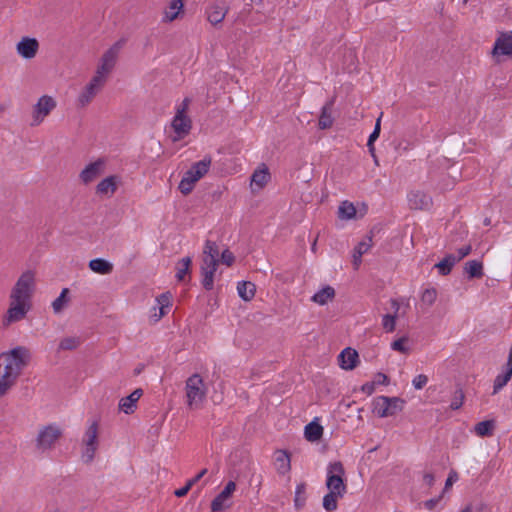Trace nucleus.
Instances as JSON below:
<instances>
[{
	"label": "nucleus",
	"mask_w": 512,
	"mask_h": 512,
	"mask_svg": "<svg viewBox=\"0 0 512 512\" xmlns=\"http://www.w3.org/2000/svg\"><path fill=\"white\" fill-rule=\"evenodd\" d=\"M37 289L36 269L21 272L8 296V307L3 320L5 326L24 320L32 310V299Z\"/></svg>",
	"instance_id": "obj_1"
},
{
	"label": "nucleus",
	"mask_w": 512,
	"mask_h": 512,
	"mask_svg": "<svg viewBox=\"0 0 512 512\" xmlns=\"http://www.w3.org/2000/svg\"><path fill=\"white\" fill-rule=\"evenodd\" d=\"M31 353L24 346H17L6 353H2V393L12 388L19 378L22 370L28 365Z\"/></svg>",
	"instance_id": "obj_2"
},
{
	"label": "nucleus",
	"mask_w": 512,
	"mask_h": 512,
	"mask_svg": "<svg viewBox=\"0 0 512 512\" xmlns=\"http://www.w3.org/2000/svg\"><path fill=\"white\" fill-rule=\"evenodd\" d=\"M100 447V425L96 420L89 421L80 440L81 459L92 463Z\"/></svg>",
	"instance_id": "obj_3"
},
{
	"label": "nucleus",
	"mask_w": 512,
	"mask_h": 512,
	"mask_svg": "<svg viewBox=\"0 0 512 512\" xmlns=\"http://www.w3.org/2000/svg\"><path fill=\"white\" fill-rule=\"evenodd\" d=\"M190 102L189 98H185L176 105L175 115L171 121L172 134L170 138L173 142L184 139L190 133L192 128V121L188 116Z\"/></svg>",
	"instance_id": "obj_4"
},
{
	"label": "nucleus",
	"mask_w": 512,
	"mask_h": 512,
	"mask_svg": "<svg viewBox=\"0 0 512 512\" xmlns=\"http://www.w3.org/2000/svg\"><path fill=\"white\" fill-rule=\"evenodd\" d=\"M57 107L55 97L44 94L36 99L28 113V125L32 128L41 126Z\"/></svg>",
	"instance_id": "obj_5"
},
{
	"label": "nucleus",
	"mask_w": 512,
	"mask_h": 512,
	"mask_svg": "<svg viewBox=\"0 0 512 512\" xmlns=\"http://www.w3.org/2000/svg\"><path fill=\"white\" fill-rule=\"evenodd\" d=\"M62 428L55 424L41 426L35 437V449L41 454L50 452L62 436Z\"/></svg>",
	"instance_id": "obj_6"
},
{
	"label": "nucleus",
	"mask_w": 512,
	"mask_h": 512,
	"mask_svg": "<svg viewBox=\"0 0 512 512\" xmlns=\"http://www.w3.org/2000/svg\"><path fill=\"white\" fill-rule=\"evenodd\" d=\"M211 166V159L209 157H205L202 160L194 163L183 175L180 183L179 190L182 194H189L195 184L203 178L209 171Z\"/></svg>",
	"instance_id": "obj_7"
},
{
	"label": "nucleus",
	"mask_w": 512,
	"mask_h": 512,
	"mask_svg": "<svg viewBox=\"0 0 512 512\" xmlns=\"http://www.w3.org/2000/svg\"><path fill=\"white\" fill-rule=\"evenodd\" d=\"M207 394V387L198 374L190 376L185 385L186 403L190 409L202 407Z\"/></svg>",
	"instance_id": "obj_8"
},
{
	"label": "nucleus",
	"mask_w": 512,
	"mask_h": 512,
	"mask_svg": "<svg viewBox=\"0 0 512 512\" xmlns=\"http://www.w3.org/2000/svg\"><path fill=\"white\" fill-rule=\"evenodd\" d=\"M405 403V400L399 397L378 396L373 399L372 411L379 418H386L401 412Z\"/></svg>",
	"instance_id": "obj_9"
},
{
	"label": "nucleus",
	"mask_w": 512,
	"mask_h": 512,
	"mask_svg": "<svg viewBox=\"0 0 512 512\" xmlns=\"http://www.w3.org/2000/svg\"><path fill=\"white\" fill-rule=\"evenodd\" d=\"M345 470L341 462L335 461L328 465L326 471V487L328 492L345 495L346 484L344 482Z\"/></svg>",
	"instance_id": "obj_10"
},
{
	"label": "nucleus",
	"mask_w": 512,
	"mask_h": 512,
	"mask_svg": "<svg viewBox=\"0 0 512 512\" xmlns=\"http://www.w3.org/2000/svg\"><path fill=\"white\" fill-rule=\"evenodd\" d=\"M368 211V207L363 202L353 203L350 201H343L338 207V217L341 220H358L363 218Z\"/></svg>",
	"instance_id": "obj_11"
},
{
	"label": "nucleus",
	"mask_w": 512,
	"mask_h": 512,
	"mask_svg": "<svg viewBox=\"0 0 512 512\" xmlns=\"http://www.w3.org/2000/svg\"><path fill=\"white\" fill-rule=\"evenodd\" d=\"M236 488V483L229 481L211 502V512H222L229 509L232 506V497Z\"/></svg>",
	"instance_id": "obj_12"
},
{
	"label": "nucleus",
	"mask_w": 512,
	"mask_h": 512,
	"mask_svg": "<svg viewBox=\"0 0 512 512\" xmlns=\"http://www.w3.org/2000/svg\"><path fill=\"white\" fill-rule=\"evenodd\" d=\"M172 307V295L169 292L163 293L156 297L155 306H153L149 313L151 322H158L161 318L166 316Z\"/></svg>",
	"instance_id": "obj_13"
},
{
	"label": "nucleus",
	"mask_w": 512,
	"mask_h": 512,
	"mask_svg": "<svg viewBox=\"0 0 512 512\" xmlns=\"http://www.w3.org/2000/svg\"><path fill=\"white\" fill-rule=\"evenodd\" d=\"M122 185V177L116 174L109 175L103 178L96 185V194L104 197L111 198Z\"/></svg>",
	"instance_id": "obj_14"
},
{
	"label": "nucleus",
	"mask_w": 512,
	"mask_h": 512,
	"mask_svg": "<svg viewBox=\"0 0 512 512\" xmlns=\"http://www.w3.org/2000/svg\"><path fill=\"white\" fill-rule=\"evenodd\" d=\"M105 169L106 160L99 158L88 163L80 172L79 178L84 184H89L102 175L105 172Z\"/></svg>",
	"instance_id": "obj_15"
},
{
	"label": "nucleus",
	"mask_w": 512,
	"mask_h": 512,
	"mask_svg": "<svg viewBox=\"0 0 512 512\" xmlns=\"http://www.w3.org/2000/svg\"><path fill=\"white\" fill-rule=\"evenodd\" d=\"M39 42L33 37H22L16 44V52L25 60H32L38 53Z\"/></svg>",
	"instance_id": "obj_16"
},
{
	"label": "nucleus",
	"mask_w": 512,
	"mask_h": 512,
	"mask_svg": "<svg viewBox=\"0 0 512 512\" xmlns=\"http://www.w3.org/2000/svg\"><path fill=\"white\" fill-rule=\"evenodd\" d=\"M271 174L265 164H260L251 175L250 188L253 193L261 191L270 181Z\"/></svg>",
	"instance_id": "obj_17"
},
{
	"label": "nucleus",
	"mask_w": 512,
	"mask_h": 512,
	"mask_svg": "<svg viewBox=\"0 0 512 512\" xmlns=\"http://www.w3.org/2000/svg\"><path fill=\"white\" fill-rule=\"evenodd\" d=\"M493 56H512V31L500 33L495 40Z\"/></svg>",
	"instance_id": "obj_18"
},
{
	"label": "nucleus",
	"mask_w": 512,
	"mask_h": 512,
	"mask_svg": "<svg viewBox=\"0 0 512 512\" xmlns=\"http://www.w3.org/2000/svg\"><path fill=\"white\" fill-rule=\"evenodd\" d=\"M390 349L407 357L413 352L414 341L408 334L396 336L390 343Z\"/></svg>",
	"instance_id": "obj_19"
},
{
	"label": "nucleus",
	"mask_w": 512,
	"mask_h": 512,
	"mask_svg": "<svg viewBox=\"0 0 512 512\" xmlns=\"http://www.w3.org/2000/svg\"><path fill=\"white\" fill-rule=\"evenodd\" d=\"M358 364L359 354L355 349L351 347L343 349L338 355V365L343 370H353L354 368L357 367Z\"/></svg>",
	"instance_id": "obj_20"
},
{
	"label": "nucleus",
	"mask_w": 512,
	"mask_h": 512,
	"mask_svg": "<svg viewBox=\"0 0 512 512\" xmlns=\"http://www.w3.org/2000/svg\"><path fill=\"white\" fill-rule=\"evenodd\" d=\"M219 255L220 253L216 243L212 241H206L203 250L201 271L207 270L210 265H218Z\"/></svg>",
	"instance_id": "obj_21"
},
{
	"label": "nucleus",
	"mask_w": 512,
	"mask_h": 512,
	"mask_svg": "<svg viewBox=\"0 0 512 512\" xmlns=\"http://www.w3.org/2000/svg\"><path fill=\"white\" fill-rule=\"evenodd\" d=\"M143 395V390L135 389L130 395L123 397L119 400L118 408L121 412L129 415L136 411L137 403Z\"/></svg>",
	"instance_id": "obj_22"
},
{
	"label": "nucleus",
	"mask_w": 512,
	"mask_h": 512,
	"mask_svg": "<svg viewBox=\"0 0 512 512\" xmlns=\"http://www.w3.org/2000/svg\"><path fill=\"white\" fill-rule=\"evenodd\" d=\"M227 12L228 7L225 5V3H213L206 10L207 19L213 25L219 24L224 20Z\"/></svg>",
	"instance_id": "obj_23"
},
{
	"label": "nucleus",
	"mask_w": 512,
	"mask_h": 512,
	"mask_svg": "<svg viewBox=\"0 0 512 512\" xmlns=\"http://www.w3.org/2000/svg\"><path fill=\"white\" fill-rule=\"evenodd\" d=\"M336 296L335 289L330 285L320 287L311 297V301L319 306L331 303Z\"/></svg>",
	"instance_id": "obj_24"
},
{
	"label": "nucleus",
	"mask_w": 512,
	"mask_h": 512,
	"mask_svg": "<svg viewBox=\"0 0 512 512\" xmlns=\"http://www.w3.org/2000/svg\"><path fill=\"white\" fill-rule=\"evenodd\" d=\"M126 44V39L121 38L112 44L102 55V64H112L119 59Z\"/></svg>",
	"instance_id": "obj_25"
},
{
	"label": "nucleus",
	"mask_w": 512,
	"mask_h": 512,
	"mask_svg": "<svg viewBox=\"0 0 512 512\" xmlns=\"http://www.w3.org/2000/svg\"><path fill=\"white\" fill-rule=\"evenodd\" d=\"M408 202L414 209H426L431 204V198L422 191L414 190L408 194Z\"/></svg>",
	"instance_id": "obj_26"
},
{
	"label": "nucleus",
	"mask_w": 512,
	"mask_h": 512,
	"mask_svg": "<svg viewBox=\"0 0 512 512\" xmlns=\"http://www.w3.org/2000/svg\"><path fill=\"white\" fill-rule=\"evenodd\" d=\"M323 426L319 423L318 418H315L304 428L305 439L309 442H317L323 435Z\"/></svg>",
	"instance_id": "obj_27"
},
{
	"label": "nucleus",
	"mask_w": 512,
	"mask_h": 512,
	"mask_svg": "<svg viewBox=\"0 0 512 512\" xmlns=\"http://www.w3.org/2000/svg\"><path fill=\"white\" fill-rule=\"evenodd\" d=\"M110 73V66H99L88 84L100 91L107 81Z\"/></svg>",
	"instance_id": "obj_28"
},
{
	"label": "nucleus",
	"mask_w": 512,
	"mask_h": 512,
	"mask_svg": "<svg viewBox=\"0 0 512 512\" xmlns=\"http://www.w3.org/2000/svg\"><path fill=\"white\" fill-rule=\"evenodd\" d=\"M100 91L96 88H94L93 86L89 85L88 83L82 88V90L80 91L78 97H77V104L78 106L80 107H86L87 105H89L92 100L95 98V96L99 93Z\"/></svg>",
	"instance_id": "obj_29"
},
{
	"label": "nucleus",
	"mask_w": 512,
	"mask_h": 512,
	"mask_svg": "<svg viewBox=\"0 0 512 512\" xmlns=\"http://www.w3.org/2000/svg\"><path fill=\"white\" fill-rule=\"evenodd\" d=\"M88 266L94 273L100 275H107L113 271V264L103 258L90 260Z\"/></svg>",
	"instance_id": "obj_30"
},
{
	"label": "nucleus",
	"mask_w": 512,
	"mask_h": 512,
	"mask_svg": "<svg viewBox=\"0 0 512 512\" xmlns=\"http://www.w3.org/2000/svg\"><path fill=\"white\" fill-rule=\"evenodd\" d=\"M183 2L182 0H171L169 5L164 11L163 21L172 22L182 12Z\"/></svg>",
	"instance_id": "obj_31"
},
{
	"label": "nucleus",
	"mask_w": 512,
	"mask_h": 512,
	"mask_svg": "<svg viewBox=\"0 0 512 512\" xmlns=\"http://www.w3.org/2000/svg\"><path fill=\"white\" fill-rule=\"evenodd\" d=\"M464 271L468 278H481L484 275L483 262L480 260H470L464 265Z\"/></svg>",
	"instance_id": "obj_32"
},
{
	"label": "nucleus",
	"mask_w": 512,
	"mask_h": 512,
	"mask_svg": "<svg viewBox=\"0 0 512 512\" xmlns=\"http://www.w3.org/2000/svg\"><path fill=\"white\" fill-rule=\"evenodd\" d=\"M511 377L512 368L504 365L502 372L494 380L493 394H497L504 386H506Z\"/></svg>",
	"instance_id": "obj_33"
},
{
	"label": "nucleus",
	"mask_w": 512,
	"mask_h": 512,
	"mask_svg": "<svg viewBox=\"0 0 512 512\" xmlns=\"http://www.w3.org/2000/svg\"><path fill=\"white\" fill-rule=\"evenodd\" d=\"M275 467L280 474H286L290 470V457L286 451L280 450L276 452Z\"/></svg>",
	"instance_id": "obj_34"
},
{
	"label": "nucleus",
	"mask_w": 512,
	"mask_h": 512,
	"mask_svg": "<svg viewBox=\"0 0 512 512\" xmlns=\"http://www.w3.org/2000/svg\"><path fill=\"white\" fill-rule=\"evenodd\" d=\"M256 287L252 282L242 281L237 285L239 297L244 301H250L255 296Z\"/></svg>",
	"instance_id": "obj_35"
},
{
	"label": "nucleus",
	"mask_w": 512,
	"mask_h": 512,
	"mask_svg": "<svg viewBox=\"0 0 512 512\" xmlns=\"http://www.w3.org/2000/svg\"><path fill=\"white\" fill-rule=\"evenodd\" d=\"M495 429V421L494 420H485L477 423L473 432L479 437H487L491 436Z\"/></svg>",
	"instance_id": "obj_36"
},
{
	"label": "nucleus",
	"mask_w": 512,
	"mask_h": 512,
	"mask_svg": "<svg viewBox=\"0 0 512 512\" xmlns=\"http://www.w3.org/2000/svg\"><path fill=\"white\" fill-rule=\"evenodd\" d=\"M333 122L334 119L332 116V106L331 104H327L322 108L318 121V127L322 130L329 129L333 125Z\"/></svg>",
	"instance_id": "obj_37"
},
{
	"label": "nucleus",
	"mask_w": 512,
	"mask_h": 512,
	"mask_svg": "<svg viewBox=\"0 0 512 512\" xmlns=\"http://www.w3.org/2000/svg\"><path fill=\"white\" fill-rule=\"evenodd\" d=\"M192 264V259L190 257H183L176 263V275L178 281H184L186 275L190 272V267Z\"/></svg>",
	"instance_id": "obj_38"
},
{
	"label": "nucleus",
	"mask_w": 512,
	"mask_h": 512,
	"mask_svg": "<svg viewBox=\"0 0 512 512\" xmlns=\"http://www.w3.org/2000/svg\"><path fill=\"white\" fill-rule=\"evenodd\" d=\"M69 289L63 288L60 295L52 302V309L55 314L61 313L69 303Z\"/></svg>",
	"instance_id": "obj_39"
},
{
	"label": "nucleus",
	"mask_w": 512,
	"mask_h": 512,
	"mask_svg": "<svg viewBox=\"0 0 512 512\" xmlns=\"http://www.w3.org/2000/svg\"><path fill=\"white\" fill-rule=\"evenodd\" d=\"M344 495L337 494L335 492H328L323 497V508L326 511H334L337 509L338 501L343 497Z\"/></svg>",
	"instance_id": "obj_40"
},
{
	"label": "nucleus",
	"mask_w": 512,
	"mask_h": 512,
	"mask_svg": "<svg viewBox=\"0 0 512 512\" xmlns=\"http://www.w3.org/2000/svg\"><path fill=\"white\" fill-rule=\"evenodd\" d=\"M217 270V265H210L207 270L201 271L202 274V285L206 290L213 289L214 286V275Z\"/></svg>",
	"instance_id": "obj_41"
},
{
	"label": "nucleus",
	"mask_w": 512,
	"mask_h": 512,
	"mask_svg": "<svg viewBox=\"0 0 512 512\" xmlns=\"http://www.w3.org/2000/svg\"><path fill=\"white\" fill-rule=\"evenodd\" d=\"M306 503V485L304 483H300L296 486L295 496H294V506L297 510H300L304 507Z\"/></svg>",
	"instance_id": "obj_42"
},
{
	"label": "nucleus",
	"mask_w": 512,
	"mask_h": 512,
	"mask_svg": "<svg viewBox=\"0 0 512 512\" xmlns=\"http://www.w3.org/2000/svg\"><path fill=\"white\" fill-rule=\"evenodd\" d=\"M456 260L452 257V254L447 255L443 260L435 265L439 273L447 275L451 272L453 266L456 264Z\"/></svg>",
	"instance_id": "obj_43"
},
{
	"label": "nucleus",
	"mask_w": 512,
	"mask_h": 512,
	"mask_svg": "<svg viewBox=\"0 0 512 512\" xmlns=\"http://www.w3.org/2000/svg\"><path fill=\"white\" fill-rule=\"evenodd\" d=\"M381 117H382V114H381V115H380V117L376 120L374 130H373V132L370 134L369 139H368V142H367V146L369 147V150H370L371 152H373V150H374L373 143L378 139V137H379V135H380V130H381Z\"/></svg>",
	"instance_id": "obj_44"
},
{
	"label": "nucleus",
	"mask_w": 512,
	"mask_h": 512,
	"mask_svg": "<svg viewBox=\"0 0 512 512\" xmlns=\"http://www.w3.org/2000/svg\"><path fill=\"white\" fill-rule=\"evenodd\" d=\"M80 340L76 337L63 338L59 343V348L62 350H72L79 346Z\"/></svg>",
	"instance_id": "obj_45"
},
{
	"label": "nucleus",
	"mask_w": 512,
	"mask_h": 512,
	"mask_svg": "<svg viewBox=\"0 0 512 512\" xmlns=\"http://www.w3.org/2000/svg\"><path fill=\"white\" fill-rule=\"evenodd\" d=\"M382 326L386 332H393L396 328V315H384L382 318Z\"/></svg>",
	"instance_id": "obj_46"
},
{
	"label": "nucleus",
	"mask_w": 512,
	"mask_h": 512,
	"mask_svg": "<svg viewBox=\"0 0 512 512\" xmlns=\"http://www.w3.org/2000/svg\"><path fill=\"white\" fill-rule=\"evenodd\" d=\"M437 298V292L434 288H428L423 291L421 300L428 306H431Z\"/></svg>",
	"instance_id": "obj_47"
},
{
	"label": "nucleus",
	"mask_w": 512,
	"mask_h": 512,
	"mask_svg": "<svg viewBox=\"0 0 512 512\" xmlns=\"http://www.w3.org/2000/svg\"><path fill=\"white\" fill-rule=\"evenodd\" d=\"M429 381V378L425 374H418L413 377L412 379V386L415 390H421L423 389Z\"/></svg>",
	"instance_id": "obj_48"
},
{
	"label": "nucleus",
	"mask_w": 512,
	"mask_h": 512,
	"mask_svg": "<svg viewBox=\"0 0 512 512\" xmlns=\"http://www.w3.org/2000/svg\"><path fill=\"white\" fill-rule=\"evenodd\" d=\"M463 403H464V393L462 390H458V391H456V393L454 394V396L451 400L450 408L452 410H458L462 407Z\"/></svg>",
	"instance_id": "obj_49"
},
{
	"label": "nucleus",
	"mask_w": 512,
	"mask_h": 512,
	"mask_svg": "<svg viewBox=\"0 0 512 512\" xmlns=\"http://www.w3.org/2000/svg\"><path fill=\"white\" fill-rule=\"evenodd\" d=\"M370 248H371V239L366 238L358 243V245L354 249V253L358 254L360 256H363L364 254H366L369 251Z\"/></svg>",
	"instance_id": "obj_50"
},
{
	"label": "nucleus",
	"mask_w": 512,
	"mask_h": 512,
	"mask_svg": "<svg viewBox=\"0 0 512 512\" xmlns=\"http://www.w3.org/2000/svg\"><path fill=\"white\" fill-rule=\"evenodd\" d=\"M471 250L472 249L470 245L463 246L457 250L456 254H452V257L456 260V262H459L468 256L471 253Z\"/></svg>",
	"instance_id": "obj_51"
},
{
	"label": "nucleus",
	"mask_w": 512,
	"mask_h": 512,
	"mask_svg": "<svg viewBox=\"0 0 512 512\" xmlns=\"http://www.w3.org/2000/svg\"><path fill=\"white\" fill-rule=\"evenodd\" d=\"M373 383L376 385V386H379V385H388L389 384V378L386 374L384 373H377L375 374L374 378H373Z\"/></svg>",
	"instance_id": "obj_52"
},
{
	"label": "nucleus",
	"mask_w": 512,
	"mask_h": 512,
	"mask_svg": "<svg viewBox=\"0 0 512 512\" xmlns=\"http://www.w3.org/2000/svg\"><path fill=\"white\" fill-rule=\"evenodd\" d=\"M221 262L227 266H231L234 262V255L228 249L221 253Z\"/></svg>",
	"instance_id": "obj_53"
},
{
	"label": "nucleus",
	"mask_w": 512,
	"mask_h": 512,
	"mask_svg": "<svg viewBox=\"0 0 512 512\" xmlns=\"http://www.w3.org/2000/svg\"><path fill=\"white\" fill-rule=\"evenodd\" d=\"M458 480V474L456 471L452 470L450 471L449 475H448V478L445 482V487H444V491H447L449 490L452 485Z\"/></svg>",
	"instance_id": "obj_54"
},
{
	"label": "nucleus",
	"mask_w": 512,
	"mask_h": 512,
	"mask_svg": "<svg viewBox=\"0 0 512 512\" xmlns=\"http://www.w3.org/2000/svg\"><path fill=\"white\" fill-rule=\"evenodd\" d=\"M440 500H441V496H439L437 498L429 499L424 502V507L428 510H433L437 506V504L440 502Z\"/></svg>",
	"instance_id": "obj_55"
},
{
	"label": "nucleus",
	"mask_w": 512,
	"mask_h": 512,
	"mask_svg": "<svg viewBox=\"0 0 512 512\" xmlns=\"http://www.w3.org/2000/svg\"><path fill=\"white\" fill-rule=\"evenodd\" d=\"M207 473V469H202L195 477L191 478L187 481L191 487L196 484L205 474Z\"/></svg>",
	"instance_id": "obj_56"
},
{
	"label": "nucleus",
	"mask_w": 512,
	"mask_h": 512,
	"mask_svg": "<svg viewBox=\"0 0 512 512\" xmlns=\"http://www.w3.org/2000/svg\"><path fill=\"white\" fill-rule=\"evenodd\" d=\"M375 387H376V385L373 383V381H371V382H367V383L363 384L361 390L364 393L372 394L375 390Z\"/></svg>",
	"instance_id": "obj_57"
},
{
	"label": "nucleus",
	"mask_w": 512,
	"mask_h": 512,
	"mask_svg": "<svg viewBox=\"0 0 512 512\" xmlns=\"http://www.w3.org/2000/svg\"><path fill=\"white\" fill-rule=\"evenodd\" d=\"M191 488H192V487H191L189 484H187V483H186V485H185L184 487H182V488H180V489L175 490L174 494H175V496H177V497H183V496H185V495L189 492V490H190Z\"/></svg>",
	"instance_id": "obj_58"
},
{
	"label": "nucleus",
	"mask_w": 512,
	"mask_h": 512,
	"mask_svg": "<svg viewBox=\"0 0 512 512\" xmlns=\"http://www.w3.org/2000/svg\"><path fill=\"white\" fill-rule=\"evenodd\" d=\"M435 482V478H434V475L431 474V473H425L423 475V483L427 486H432Z\"/></svg>",
	"instance_id": "obj_59"
},
{
	"label": "nucleus",
	"mask_w": 512,
	"mask_h": 512,
	"mask_svg": "<svg viewBox=\"0 0 512 512\" xmlns=\"http://www.w3.org/2000/svg\"><path fill=\"white\" fill-rule=\"evenodd\" d=\"M361 258H362V256L353 253V261L352 262H353V265H354L355 269L359 268V266L361 264Z\"/></svg>",
	"instance_id": "obj_60"
},
{
	"label": "nucleus",
	"mask_w": 512,
	"mask_h": 512,
	"mask_svg": "<svg viewBox=\"0 0 512 512\" xmlns=\"http://www.w3.org/2000/svg\"><path fill=\"white\" fill-rule=\"evenodd\" d=\"M505 366L512 368V346L510 347L508 359H507Z\"/></svg>",
	"instance_id": "obj_61"
},
{
	"label": "nucleus",
	"mask_w": 512,
	"mask_h": 512,
	"mask_svg": "<svg viewBox=\"0 0 512 512\" xmlns=\"http://www.w3.org/2000/svg\"><path fill=\"white\" fill-rule=\"evenodd\" d=\"M391 304H392V307H393L396 311H398V309H399V304H398V302H397V301H392V302H391Z\"/></svg>",
	"instance_id": "obj_62"
},
{
	"label": "nucleus",
	"mask_w": 512,
	"mask_h": 512,
	"mask_svg": "<svg viewBox=\"0 0 512 512\" xmlns=\"http://www.w3.org/2000/svg\"><path fill=\"white\" fill-rule=\"evenodd\" d=\"M460 512H472V511H471V507H470V506H467V507H465L464 509H462Z\"/></svg>",
	"instance_id": "obj_63"
},
{
	"label": "nucleus",
	"mask_w": 512,
	"mask_h": 512,
	"mask_svg": "<svg viewBox=\"0 0 512 512\" xmlns=\"http://www.w3.org/2000/svg\"><path fill=\"white\" fill-rule=\"evenodd\" d=\"M252 2H255V3H261L262 0H251Z\"/></svg>",
	"instance_id": "obj_64"
}]
</instances>
